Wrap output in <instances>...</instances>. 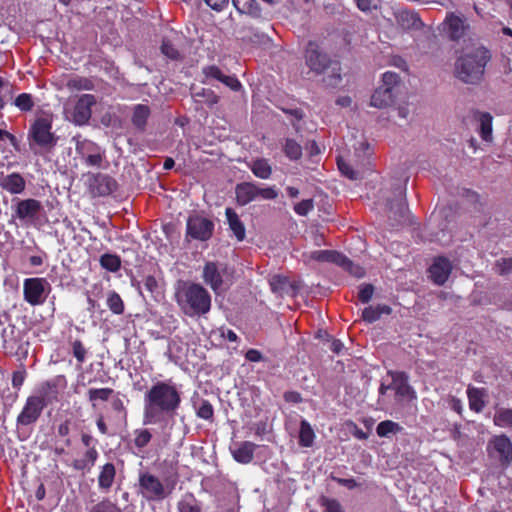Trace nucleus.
<instances>
[{"label": "nucleus", "instance_id": "15", "mask_svg": "<svg viewBox=\"0 0 512 512\" xmlns=\"http://www.w3.org/2000/svg\"><path fill=\"white\" fill-rule=\"evenodd\" d=\"M42 209V204L37 199L18 200L13 216L22 221L33 222Z\"/></svg>", "mask_w": 512, "mask_h": 512}, {"label": "nucleus", "instance_id": "5", "mask_svg": "<svg viewBox=\"0 0 512 512\" xmlns=\"http://www.w3.org/2000/svg\"><path fill=\"white\" fill-rule=\"evenodd\" d=\"M305 63L309 69L315 74H323L328 69L331 73L323 78L326 86L336 88L342 82L341 65L338 61L332 60L325 52L322 51L317 42L310 41L307 44L305 54Z\"/></svg>", "mask_w": 512, "mask_h": 512}, {"label": "nucleus", "instance_id": "48", "mask_svg": "<svg viewBox=\"0 0 512 512\" xmlns=\"http://www.w3.org/2000/svg\"><path fill=\"white\" fill-rule=\"evenodd\" d=\"M67 87L73 90H92L94 88L93 82L86 77H75L69 79Z\"/></svg>", "mask_w": 512, "mask_h": 512}, {"label": "nucleus", "instance_id": "23", "mask_svg": "<svg viewBox=\"0 0 512 512\" xmlns=\"http://www.w3.org/2000/svg\"><path fill=\"white\" fill-rule=\"evenodd\" d=\"M257 445L251 441L240 442L236 448L231 450L233 459L240 464H249L254 458Z\"/></svg>", "mask_w": 512, "mask_h": 512}, {"label": "nucleus", "instance_id": "8", "mask_svg": "<svg viewBox=\"0 0 512 512\" xmlns=\"http://www.w3.org/2000/svg\"><path fill=\"white\" fill-rule=\"evenodd\" d=\"M28 139L43 148L54 147L57 137L52 132V120L47 117L36 118L30 126Z\"/></svg>", "mask_w": 512, "mask_h": 512}, {"label": "nucleus", "instance_id": "35", "mask_svg": "<svg viewBox=\"0 0 512 512\" xmlns=\"http://www.w3.org/2000/svg\"><path fill=\"white\" fill-rule=\"evenodd\" d=\"M252 173L260 179H269L272 175V167L265 158H257L249 165Z\"/></svg>", "mask_w": 512, "mask_h": 512}, {"label": "nucleus", "instance_id": "51", "mask_svg": "<svg viewBox=\"0 0 512 512\" xmlns=\"http://www.w3.org/2000/svg\"><path fill=\"white\" fill-rule=\"evenodd\" d=\"M323 512H345L340 502L336 499L322 496L319 500Z\"/></svg>", "mask_w": 512, "mask_h": 512}, {"label": "nucleus", "instance_id": "37", "mask_svg": "<svg viewBox=\"0 0 512 512\" xmlns=\"http://www.w3.org/2000/svg\"><path fill=\"white\" fill-rule=\"evenodd\" d=\"M101 267L109 272H117L121 268V258L117 254L105 253L100 256Z\"/></svg>", "mask_w": 512, "mask_h": 512}, {"label": "nucleus", "instance_id": "41", "mask_svg": "<svg viewBox=\"0 0 512 512\" xmlns=\"http://www.w3.org/2000/svg\"><path fill=\"white\" fill-rule=\"evenodd\" d=\"M480 136L484 141L492 139V116L489 113H482L479 116Z\"/></svg>", "mask_w": 512, "mask_h": 512}, {"label": "nucleus", "instance_id": "44", "mask_svg": "<svg viewBox=\"0 0 512 512\" xmlns=\"http://www.w3.org/2000/svg\"><path fill=\"white\" fill-rule=\"evenodd\" d=\"M401 430V427L398 423L393 422L391 420H385L378 424L377 426V434L380 437H388L390 434H395Z\"/></svg>", "mask_w": 512, "mask_h": 512}, {"label": "nucleus", "instance_id": "33", "mask_svg": "<svg viewBox=\"0 0 512 512\" xmlns=\"http://www.w3.org/2000/svg\"><path fill=\"white\" fill-rule=\"evenodd\" d=\"M392 309L386 304H377L366 307L362 311V318L366 322L372 323L380 319L382 315L390 314Z\"/></svg>", "mask_w": 512, "mask_h": 512}, {"label": "nucleus", "instance_id": "18", "mask_svg": "<svg viewBox=\"0 0 512 512\" xmlns=\"http://www.w3.org/2000/svg\"><path fill=\"white\" fill-rule=\"evenodd\" d=\"M224 270L217 262L209 261L204 265L203 280L214 292H217L223 284L222 272Z\"/></svg>", "mask_w": 512, "mask_h": 512}, {"label": "nucleus", "instance_id": "42", "mask_svg": "<svg viewBox=\"0 0 512 512\" xmlns=\"http://www.w3.org/2000/svg\"><path fill=\"white\" fill-rule=\"evenodd\" d=\"M14 105L21 112H29L33 109L35 101L30 93H21L15 98Z\"/></svg>", "mask_w": 512, "mask_h": 512}, {"label": "nucleus", "instance_id": "1", "mask_svg": "<svg viewBox=\"0 0 512 512\" xmlns=\"http://www.w3.org/2000/svg\"><path fill=\"white\" fill-rule=\"evenodd\" d=\"M143 424L166 426L181 406V391L172 380L157 381L144 394Z\"/></svg>", "mask_w": 512, "mask_h": 512}, {"label": "nucleus", "instance_id": "59", "mask_svg": "<svg viewBox=\"0 0 512 512\" xmlns=\"http://www.w3.org/2000/svg\"><path fill=\"white\" fill-rule=\"evenodd\" d=\"M202 73L207 77V78H214L218 81L221 80V78L223 77V73L222 71L219 69V67H217L216 65H209V66H205L203 67L202 69Z\"/></svg>", "mask_w": 512, "mask_h": 512}, {"label": "nucleus", "instance_id": "13", "mask_svg": "<svg viewBox=\"0 0 512 512\" xmlns=\"http://www.w3.org/2000/svg\"><path fill=\"white\" fill-rule=\"evenodd\" d=\"M97 103L93 94H82L76 101L69 118L77 126L88 124L92 116V107Z\"/></svg>", "mask_w": 512, "mask_h": 512}, {"label": "nucleus", "instance_id": "39", "mask_svg": "<svg viewBox=\"0 0 512 512\" xmlns=\"http://www.w3.org/2000/svg\"><path fill=\"white\" fill-rule=\"evenodd\" d=\"M283 151L290 160L296 161L302 157V147L294 139L287 138L283 147Z\"/></svg>", "mask_w": 512, "mask_h": 512}, {"label": "nucleus", "instance_id": "47", "mask_svg": "<svg viewBox=\"0 0 512 512\" xmlns=\"http://www.w3.org/2000/svg\"><path fill=\"white\" fill-rule=\"evenodd\" d=\"M493 270L501 276L512 274V257H502L494 262Z\"/></svg>", "mask_w": 512, "mask_h": 512}, {"label": "nucleus", "instance_id": "9", "mask_svg": "<svg viewBox=\"0 0 512 512\" xmlns=\"http://www.w3.org/2000/svg\"><path fill=\"white\" fill-rule=\"evenodd\" d=\"M392 377L390 384H381L379 394L381 397L385 396L388 390L395 392L396 401H411L416 398L415 391L408 383V376L403 372H389Z\"/></svg>", "mask_w": 512, "mask_h": 512}, {"label": "nucleus", "instance_id": "60", "mask_svg": "<svg viewBox=\"0 0 512 512\" xmlns=\"http://www.w3.org/2000/svg\"><path fill=\"white\" fill-rule=\"evenodd\" d=\"M70 434V420H65L62 423H60L57 427V435L59 437H65V444L66 446L71 445V440L68 438V435Z\"/></svg>", "mask_w": 512, "mask_h": 512}, {"label": "nucleus", "instance_id": "20", "mask_svg": "<svg viewBox=\"0 0 512 512\" xmlns=\"http://www.w3.org/2000/svg\"><path fill=\"white\" fill-rule=\"evenodd\" d=\"M99 147L92 142H83L76 145V151L85 159L88 166L100 167L103 161Z\"/></svg>", "mask_w": 512, "mask_h": 512}, {"label": "nucleus", "instance_id": "3", "mask_svg": "<svg viewBox=\"0 0 512 512\" xmlns=\"http://www.w3.org/2000/svg\"><path fill=\"white\" fill-rule=\"evenodd\" d=\"M175 301L182 313L189 317L204 316L211 310V295L199 283L179 282L175 291Z\"/></svg>", "mask_w": 512, "mask_h": 512}, {"label": "nucleus", "instance_id": "7", "mask_svg": "<svg viewBox=\"0 0 512 512\" xmlns=\"http://www.w3.org/2000/svg\"><path fill=\"white\" fill-rule=\"evenodd\" d=\"M214 229L213 220L194 212L187 218L185 238L186 240L206 242L212 238Z\"/></svg>", "mask_w": 512, "mask_h": 512}, {"label": "nucleus", "instance_id": "6", "mask_svg": "<svg viewBox=\"0 0 512 512\" xmlns=\"http://www.w3.org/2000/svg\"><path fill=\"white\" fill-rule=\"evenodd\" d=\"M406 182L398 180L386 197V207L392 226L406 224L410 221V212L406 204Z\"/></svg>", "mask_w": 512, "mask_h": 512}, {"label": "nucleus", "instance_id": "12", "mask_svg": "<svg viewBox=\"0 0 512 512\" xmlns=\"http://www.w3.org/2000/svg\"><path fill=\"white\" fill-rule=\"evenodd\" d=\"M80 439L81 443L87 448V450L83 454L82 458L75 459L73 461L72 466L78 471H90L99 457V453L96 449L98 440L91 434L85 432L81 433Z\"/></svg>", "mask_w": 512, "mask_h": 512}, {"label": "nucleus", "instance_id": "45", "mask_svg": "<svg viewBox=\"0 0 512 512\" xmlns=\"http://www.w3.org/2000/svg\"><path fill=\"white\" fill-rule=\"evenodd\" d=\"M196 415L200 419L212 421L214 417L212 404L206 399H201L199 406L196 408Z\"/></svg>", "mask_w": 512, "mask_h": 512}, {"label": "nucleus", "instance_id": "40", "mask_svg": "<svg viewBox=\"0 0 512 512\" xmlns=\"http://www.w3.org/2000/svg\"><path fill=\"white\" fill-rule=\"evenodd\" d=\"M354 149L357 151V157L359 158L360 165L363 168H366L370 164L369 159L372 155L370 144L365 139H362L359 141V146L354 147Z\"/></svg>", "mask_w": 512, "mask_h": 512}, {"label": "nucleus", "instance_id": "34", "mask_svg": "<svg viewBox=\"0 0 512 512\" xmlns=\"http://www.w3.org/2000/svg\"><path fill=\"white\" fill-rule=\"evenodd\" d=\"M315 440V432L311 427L310 423L302 419L300 422L299 439L298 444L300 447L309 448L312 447Z\"/></svg>", "mask_w": 512, "mask_h": 512}, {"label": "nucleus", "instance_id": "26", "mask_svg": "<svg viewBox=\"0 0 512 512\" xmlns=\"http://www.w3.org/2000/svg\"><path fill=\"white\" fill-rule=\"evenodd\" d=\"M469 28L467 19L456 13H449L441 24L442 32H464Z\"/></svg>", "mask_w": 512, "mask_h": 512}, {"label": "nucleus", "instance_id": "43", "mask_svg": "<svg viewBox=\"0 0 512 512\" xmlns=\"http://www.w3.org/2000/svg\"><path fill=\"white\" fill-rule=\"evenodd\" d=\"M114 394L112 388H91L88 390V400L94 404L95 401H107Z\"/></svg>", "mask_w": 512, "mask_h": 512}, {"label": "nucleus", "instance_id": "49", "mask_svg": "<svg viewBox=\"0 0 512 512\" xmlns=\"http://www.w3.org/2000/svg\"><path fill=\"white\" fill-rule=\"evenodd\" d=\"M134 435H135L134 445L138 449L145 448L150 443V441L152 439L151 432L148 429H144V428L136 429L134 431Z\"/></svg>", "mask_w": 512, "mask_h": 512}, {"label": "nucleus", "instance_id": "27", "mask_svg": "<svg viewBox=\"0 0 512 512\" xmlns=\"http://www.w3.org/2000/svg\"><path fill=\"white\" fill-rule=\"evenodd\" d=\"M467 396L469 400V407L476 413L481 412L486 405V397L488 396L487 390L484 388H476L468 386Z\"/></svg>", "mask_w": 512, "mask_h": 512}, {"label": "nucleus", "instance_id": "28", "mask_svg": "<svg viewBox=\"0 0 512 512\" xmlns=\"http://www.w3.org/2000/svg\"><path fill=\"white\" fill-rule=\"evenodd\" d=\"M396 93L390 88L378 87L371 97V105L376 108H386L394 103Z\"/></svg>", "mask_w": 512, "mask_h": 512}, {"label": "nucleus", "instance_id": "31", "mask_svg": "<svg viewBox=\"0 0 512 512\" xmlns=\"http://www.w3.org/2000/svg\"><path fill=\"white\" fill-rule=\"evenodd\" d=\"M116 468L113 463H106L100 468L98 475V486L101 490L108 491L115 480Z\"/></svg>", "mask_w": 512, "mask_h": 512}, {"label": "nucleus", "instance_id": "64", "mask_svg": "<svg viewBox=\"0 0 512 512\" xmlns=\"http://www.w3.org/2000/svg\"><path fill=\"white\" fill-rule=\"evenodd\" d=\"M283 398L287 403L292 404H299L303 401L301 394L294 390L284 392Z\"/></svg>", "mask_w": 512, "mask_h": 512}, {"label": "nucleus", "instance_id": "19", "mask_svg": "<svg viewBox=\"0 0 512 512\" xmlns=\"http://www.w3.org/2000/svg\"><path fill=\"white\" fill-rule=\"evenodd\" d=\"M311 258L318 262L335 263L347 270L352 269V262L343 254L334 250H317L311 253Z\"/></svg>", "mask_w": 512, "mask_h": 512}, {"label": "nucleus", "instance_id": "22", "mask_svg": "<svg viewBox=\"0 0 512 512\" xmlns=\"http://www.w3.org/2000/svg\"><path fill=\"white\" fill-rule=\"evenodd\" d=\"M397 21L404 30L419 31L425 26L418 13L410 10L399 11L397 13Z\"/></svg>", "mask_w": 512, "mask_h": 512}, {"label": "nucleus", "instance_id": "52", "mask_svg": "<svg viewBox=\"0 0 512 512\" xmlns=\"http://www.w3.org/2000/svg\"><path fill=\"white\" fill-rule=\"evenodd\" d=\"M400 83V77L398 74L387 71L382 76V85L383 88H390L393 92L396 93V88Z\"/></svg>", "mask_w": 512, "mask_h": 512}, {"label": "nucleus", "instance_id": "2", "mask_svg": "<svg viewBox=\"0 0 512 512\" xmlns=\"http://www.w3.org/2000/svg\"><path fill=\"white\" fill-rule=\"evenodd\" d=\"M467 34H450L452 41H463L466 43L461 54L454 63L453 74L456 79L467 85H479L485 74L487 64L492 54L484 45L468 42L465 39Z\"/></svg>", "mask_w": 512, "mask_h": 512}, {"label": "nucleus", "instance_id": "32", "mask_svg": "<svg viewBox=\"0 0 512 512\" xmlns=\"http://www.w3.org/2000/svg\"><path fill=\"white\" fill-rule=\"evenodd\" d=\"M235 9L241 14H247L253 18H261L262 10L256 0H232Z\"/></svg>", "mask_w": 512, "mask_h": 512}, {"label": "nucleus", "instance_id": "54", "mask_svg": "<svg viewBox=\"0 0 512 512\" xmlns=\"http://www.w3.org/2000/svg\"><path fill=\"white\" fill-rule=\"evenodd\" d=\"M72 354L77 362L82 364L86 359L87 350L81 340L77 339L71 343Z\"/></svg>", "mask_w": 512, "mask_h": 512}, {"label": "nucleus", "instance_id": "46", "mask_svg": "<svg viewBox=\"0 0 512 512\" xmlns=\"http://www.w3.org/2000/svg\"><path fill=\"white\" fill-rule=\"evenodd\" d=\"M88 512H122L121 508L109 498H104L92 506Z\"/></svg>", "mask_w": 512, "mask_h": 512}, {"label": "nucleus", "instance_id": "53", "mask_svg": "<svg viewBox=\"0 0 512 512\" xmlns=\"http://www.w3.org/2000/svg\"><path fill=\"white\" fill-rule=\"evenodd\" d=\"M161 52L171 60H179L181 58L179 50L167 39L162 41Z\"/></svg>", "mask_w": 512, "mask_h": 512}, {"label": "nucleus", "instance_id": "50", "mask_svg": "<svg viewBox=\"0 0 512 512\" xmlns=\"http://www.w3.org/2000/svg\"><path fill=\"white\" fill-rule=\"evenodd\" d=\"M494 423L500 427L512 426V409H499L494 416Z\"/></svg>", "mask_w": 512, "mask_h": 512}, {"label": "nucleus", "instance_id": "21", "mask_svg": "<svg viewBox=\"0 0 512 512\" xmlns=\"http://www.w3.org/2000/svg\"><path fill=\"white\" fill-rule=\"evenodd\" d=\"M0 187L10 194H21L26 187V182L20 173L13 172L8 175H0Z\"/></svg>", "mask_w": 512, "mask_h": 512}, {"label": "nucleus", "instance_id": "29", "mask_svg": "<svg viewBox=\"0 0 512 512\" xmlns=\"http://www.w3.org/2000/svg\"><path fill=\"white\" fill-rule=\"evenodd\" d=\"M491 443L502 462L509 463L512 460V442L506 435L495 437Z\"/></svg>", "mask_w": 512, "mask_h": 512}, {"label": "nucleus", "instance_id": "57", "mask_svg": "<svg viewBox=\"0 0 512 512\" xmlns=\"http://www.w3.org/2000/svg\"><path fill=\"white\" fill-rule=\"evenodd\" d=\"M257 198L260 197L264 200H274L278 197V192L274 187L260 188L257 186Z\"/></svg>", "mask_w": 512, "mask_h": 512}, {"label": "nucleus", "instance_id": "62", "mask_svg": "<svg viewBox=\"0 0 512 512\" xmlns=\"http://www.w3.org/2000/svg\"><path fill=\"white\" fill-rule=\"evenodd\" d=\"M249 41L252 43L253 47H266L270 39L267 34H252L249 37Z\"/></svg>", "mask_w": 512, "mask_h": 512}, {"label": "nucleus", "instance_id": "16", "mask_svg": "<svg viewBox=\"0 0 512 512\" xmlns=\"http://www.w3.org/2000/svg\"><path fill=\"white\" fill-rule=\"evenodd\" d=\"M67 380L64 375H58L53 379L43 382L39 387L38 397H42L48 403L58 401V396L61 389L66 388Z\"/></svg>", "mask_w": 512, "mask_h": 512}, {"label": "nucleus", "instance_id": "4", "mask_svg": "<svg viewBox=\"0 0 512 512\" xmlns=\"http://www.w3.org/2000/svg\"><path fill=\"white\" fill-rule=\"evenodd\" d=\"M178 481V469L173 464L169 466L163 481L148 471H141L138 475V494L148 502H160L174 492Z\"/></svg>", "mask_w": 512, "mask_h": 512}, {"label": "nucleus", "instance_id": "61", "mask_svg": "<svg viewBox=\"0 0 512 512\" xmlns=\"http://www.w3.org/2000/svg\"><path fill=\"white\" fill-rule=\"evenodd\" d=\"M220 82L225 84L227 87H229L233 91H239L242 88L240 81L235 76L223 75Z\"/></svg>", "mask_w": 512, "mask_h": 512}, {"label": "nucleus", "instance_id": "17", "mask_svg": "<svg viewBox=\"0 0 512 512\" xmlns=\"http://www.w3.org/2000/svg\"><path fill=\"white\" fill-rule=\"evenodd\" d=\"M452 271L451 262L445 257H438L429 268L430 278L437 285H443Z\"/></svg>", "mask_w": 512, "mask_h": 512}, {"label": "nucleus", "instance_id": "63", "mask_svg": "<svg viewBox=\"0 0 512 512\" xmlns=\"http://www.w3.org/2000/svg\"><path fill=\"white\" fill-rule=\"evenodd\" d=\"M143 284H144L145 289L149 293L154 294V293L158 292L159 285H158V281L156 280V278L154 276H152V275L146 276L143 280Z\"/></svg>", "mask_w": 512, "mask_h": 512}, {"label": "nucleus", "instance_id": "55", "mask_svg": "<svg viewBox=\"0 0 512 512\" xmlns=\"http://www.w3.org/2000/svg\"><path fill=\"white\" fill-rule=\"evenodd\" d=\"M314 209L313 199H304L294 206V211L300 216H306Z\"/></svg>", "mask_w": 512, "mask_h": 512}, {"label": "nucleus", "instance_id": "36", "mask_svg": "<svg viewBox=\"0 0 512 512\" xmlns=\"http://www.w3.org/2000/svg\"><path fill=\"white\" fill-rule=\"evenodd\" d=\"M106 305L115 315H122L125 311L124 301L116 291H109L107 293Z\"/></svg>", "mask_w": 512, "mask_h": 512}, {"label": "nucleus", "instance_id": "38", "mask_svg": "<svg viewBox=\"0 0 512 512\" xmlns=\"http://www.w3.org/2000/svg\"><path fill=\"white\" fill-rule=\"evenodd\" d=\"M179 512H201L202 508L192 493L186 494L177 504Z\"/></svg>", "mask_w": 512, "mask_h": 512}, {"label": "nucleus", "instance_id": "25", "mask_svg": "<svg viewBox=\"0 0 512 512\" xmlns=\"http://www.w3.org/2000/svg\"><path fill=\"white\" fill-rule=\"evenodd\" d=\"M225 216L229 229L232 231L237 241H243L246 237V229L237 212L233 208L227 207L225 209Z\"/></svg>", "mask_w": 512, "mask_h": 512}, {"label": "nucleus", "instance_id": "11", "mask_svg": "<svg viewBox=\"0 0 512 512\" xmlns=\"http://www.w3.org/2000/svg\"><path fill=\"white\" fill-rule=\"evenodd\" d=\"M47 406V402L44 398L31 395L26 399V402L17 416V424L19 426H30L35 424L44 408Z\"/></svg>", "mask_w": 512, "mask_h": 512}, {"label": "nucleus", "instance_id": "58", "mask_svg": "<svg viewBox=\"0 0 512 512\" xmlns=\"http://www.w3.org/2000/svg\"><path fill=\"white\" fill-rule=\"evenodd\" d=\"M357 7L365 13H372L378 9V0H356Z\"/></svg>", "mask_w": 512, "mask_h": 512}, {"label": "nucleus", "instance_id": "14", "mask_svg": "<svg viewBox=\"0 0 512 512\" xmlns=\"http://www.w3.org/2000/svg\"><path fill=\"white\" fill-rule=\"evenodd\" d=\"M89 187L95 196H108L117 190L116 180L107 174H89Z\"/></svg>", "mask_w": 512, "mask_h": 512}, {"label": "nucleus", "instance_id": "56", "mask_svg": "<svg viewBox=\"0 0 512 512\" xmlns=\"http://www.w3.org/2000/svg\"><path fill=\"white\" fill-rule=\"evenodd\" d=\"M374 293V287L371 284H363L359 288L358 298L361 302L366 303L371 300Z\"/></svg>", "mask_w": 512, "mask_h": 512}, {"label": "nucleus", "instance_id": "24", "mask_svg": "<svg viewBox=\"0 0 512 512\" xmlns=\"http://www.w3.org/2000/svg\"><path fill=\"white\" fill-rule=\"evenodd\" d=\"M257 185L253 182H242L236 185V201L240 206H245L257 199Z\"/></svg>", "mask_w": 512, "mask_h": 512}, {"label": "nucleus", "instance_id": "30", "mask_svg": "<svg viewBox=\"0 0 512 512\" xmlns=\"http://www.w3.org/2000/svg\"><path fill=\"white\" fill-rule=\"evenodd\" d=\"M151 110L147 105L137 104L133 108L131 122L133 126L140 132L146 129L147 121L150 117Z\"/></svg>", "mask_w": 512, "mask_h": 512}, {"label": "nucleus", "instance_id": "10", "mask_svg": "<svg viewBox=\"0 0 512 512\" xmlns=\"http://www.w3.org/2000/svg\"><path fill=\"white\" fill-rule=\"evenodd\" d=\"M50 290V284L45 278H27L23 282V297L31 306L42 305Z\"/></svg>", "mask_w": 512, "mask_h": 512}]
</instances>
